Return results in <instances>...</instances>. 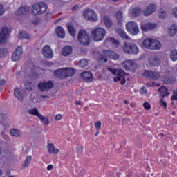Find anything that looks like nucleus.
<instances>
[{
    "mask_svg": "<svg viewBox=\"0 0 177 177\" xmlns=\"http://www.w3.org/2000/svg\"><path fill=\"white\" fill-rule=\"evenodd\" d=\"M135 93H139L140 95L143 97H149L150 96V93H147V90L146 89H138V90H134Z\"/></svg>",
    "mask_w": 177,
    "mask_h": 177,
    "instance_id": "obj_34",
    "label": "nucleus"
},
{
    "mask_svg": "<svg viewBox=\"0 0 177 177\" xmlns=\"http://www.w3.org/2000/svg\"><path fill=\"white\" fill-rule=\"evenodd\" d=\"M156 10H157L156 4L151 3L147 6V8L144 10L143 13L145 16H150V15H153Z\"/></svg>",
    "mask_w": 177,
    "mask_h": 177,
    "instance_id": "obj_17",
    "label": "nucleus"
},
{
    "mask_svg": "<svg viewBox=\"0 0 177 177\" xmlns=\"http://www.w3.org/2000/svg\"><path fill=\"white\" fill-rule=\"evenodd\" d=\"M175 17H177V7L173 10Z\"/></svg>",
    "mask_w": 177,
    "mask_h": 177,
    "instance_id": "obj_60",
    "label": "nucleus"
},
{
    "mask_svg": "<svg viewBox=\"0 0 177 177\" xmlns=\"http://www.w3.org/2000/svg\"><path fill=\"white\" fill-rule=\"evenodd\" d=\"M152 41L153 39H145L142 43L144 48H147V49H151Z\"/></svg>",
    "mask_w": 177,
    "mask_h": 177,
    "instance_id": "obj_35",
    "label": "nucleus"
},
{
    "mask_svg": "<svg viewBox=\"0 0 177 177\" xmlns=\"http://www.w3.org/2000/svg\"><path fill=\"white\" fill-rule=\"evenodd\" d=\"M156 24L153 23H146L141 25V30L142 31H149V30H154L156 27Z\"/></svg>",
    "mask_w": 177,
    "mask_h": 177,
    "instance_id": "obj_21",
    "label": "nucleus"
},
{
    "mask_svg": "<svg viewBox=\"0 0 177 177\" xmlns=\"http://www.w3.org/2000/svg\"><path fill=\"white\" fill-rule=\"evenodd\" d=\"M142 75L147 78H149V80H159V78H161V73L150 70H145Z\"/></svg>",
    "mask_w": 177,
    "mask_h": 177,
    "instance_id": "obj_11",
    "label": "nucleus"
},
{
    "mask_svg": "<svg viewBox=\"0 0 177 177\" xmlns=\"http://www.w3.org/2000/svg\"><path fill=\"white\" fill-rule=\"evenodd\" d=\"M30 99L33 103H39V102H42V98H41L39 94L37 93H32L30 95Z\"/></svg>",
    "mask_w": 177,
    "mask_h": 177,
    "instance_id": "obj_28",
    "label": "nucleus"
},
{
    "mask_svg": "<svg viewBox=\"0 0 177 177\" xmlns=\"http://www.w3.org/2000/svg\"><path fill=\"white\" fill-rule=\"evenodd\" d=\"M126 29L129 34L132 35H138L139 34V27L138 24L133 21H129L126 24Z\"/></svg>",
    "mask_w": 177,
    "mask_h": 177,
    "instance_id": "obj_10",
    "label": "nucleus"
},
{
    "mask_svg": "<svg viewBox=\"0 0 177 177\" xmlns=\"http://www.w3.org/2000/svg\"><path fill=\"white\" fill-rule=\"evenodd\" d=\"M176 81V79L171 75H167L163 77V82L164 84H167V85H169L171 84H174Z\"/></svg>",
    "mask_w": 177,
    "mask_h": 177,
    "instance_id": "obj_22",
    "label": "nucleus"
},
{
    "mask_svg": "<svg viewBox=\"0 0 177 177\" xmlns=\"http://www.w3.org/2000/svg\"><path fill=\"white\" fill-rule=\"evenodd\" d=\"M63 118V115H62V114H57L55 116V121H60V120H62Z\"/></svg>",
    "mask_w": 177,
    "mask_h": 177,
    "instance_id": "obj_54",
    "label": "nucleus"
},
{
    "mask_svg": "<svg viewBox=\"0 0 177 177\" xmlns=\"http://www.w3.org/2000/svg\"><path fill=\"white\" fill-rule=\"evenodd\" d=\"M158 92L160 93V96L162 97V99H164L165 96H169V93L167 89H158Z\"/></svg>",
    "mask_w": 177,
    "mask_h": 177,
    "instance_id": "obj_38",
    "label": "nucleus"
},
{
    "mask_svg": "<svg viewBox=\"0 0 177 177\" xmlns=\"http://www.w3.org/2000/svg\"><path fill=\"white\" fill-rule=\"evenodd\" d=\"M80 78H82L84 82H92L93 75L91 71H85L80 74Z\"/></svg>",
    "mask_w": 177,
    "mask_h": 177,
    "instance_id": "obj_16",
    "label": "nucleus"
},
{
    "mask_svg": "<svg viewBox=\"0 0 177 177\" xmlns=\"http://www.w3.org/2000/svg\"><path fill=\"white\" fill-rule=\"evenodd\" d=\"M8 55V49L6 48H0V59L5 57Z\"/></svg>",
    "mask_w": 177,
    "mask_h": 177,
    "instance_id": "obj_46",
    "label": "nucleus"
},
{
    "mask_svg": "<svg viewBox=\"0 0 177 177\" xmlns=\"http://www.w3.org/2000/svg\"><path fill=\"white\" fill-rule=\"evenodd\" d=\"M116 31H117V33L118 34V35L121 38H123V39H131L129 36H128L127 35V33H125V31H124V30H122V29H117Z\"/></svg>",
    "mask_w": 177,
    "mask_h": 177,
    "instance_id": "obj_31",
    "label": "nucleus"
},
{
    "mask_svg": "<svg viewBox=\"0 0 177 177\" xmlns=\"http://www.w3.org/2000/svg\"><path fill=\"white\" fill-rule=\"evenodd\" d=\"M104 23L106 26V27L110 28L111 27V20H110V18L109 17V16H104Z\"/></svg>",
    "mask_w": 177,
    "mask_h": 177,
    "instance_id": "obj_42",
    "label": "nucleus"
},
{
    "mask_svg": "<svg viewBox=\"0 0 177 177\" xmlns=\"http://www.w3.org/2000/svg\"><path fill=\"white\" fill-rule=\"evenodd\" d=\"M116 19L118 23H122V12L118 11L116 15Z\"/></svg>",
    "mask_w": 177,
    "mask_h": 177,
    "instance_id": "obj_45",
    "label": "nucleus"
},
{
    "mask_svg": "<svg viewBox=\"0 0 177 177\" xmlns=\"http://www.w3.org/2000/svg\"><path fill=\"white\" fill-rule=\"evenodd\" d=\"M41 52L45 59H52L53 57V51L49 46H44Z\"/></svg>",
    "mask_w": 177,
    "mask_h": 177,
    "instance_id": "obj_15",
    "label": "nucleus"
},
{
    "mask_svg": "<svg viewBox=\"0 0 177 177\" xmlns=\"http://www.w3.org/2000/svg\"><path fill=\"white\" fill-rule=\"evenodd\" d=\"M75 94L77 95V96H81V95H82V90L81 89L76 90Z\"/></svg>",
    "mask_w": 177,
    "mask_h": 177,
    "instance_id": "obj_56",
    "label": "nucleus"
},
{
    "mask_svg": "<svg viewBox=\"0 0 177 177\" xmlns=\"http://www.w3.org/2000/svg\"><path fill=\"white\" fill-rule=\"evenodd\" d=\"M26 89H32V85L31 82L25 83Z\"/></svg>",
    "mask_w": 177,
    "mask_h": 177,
    "instance_id": "obj_55",
    "label": "nucleus"
},
{
    "mask_svg": "<svg viewBox=\"0 0 177 177\" xmlns=\"http://www.w3.org/2000/svg\"><path fill=\"white\" fill-rule=\"evenodd\" d=\"M10 34L9 28L3 26L1 29L0 32V45H3L8 39V35Z\"/></svg>",
    "mask_w": 177,
    "mask_h": 177,
    "instance_id": "obj_12",
    "label": "nucleus"
},
{
    "mask_svg": "<svg viewBox=\"0 0 177 177\" xmlns=\"http://www.w3.org/2000/svg\"><path fill=\"white\" fill-rule=\"evenodd\" d=\"M68 28V31L70 33V35L72 37H75L76 34H75V29L74 28V26H71V25H68L67 26Z\"/></svg>",
    "mask_w": 177,
    "mask_h": 177,
    "instance_id": "obj_43",
    "label": "nucleus"
},
{
    "mask_svg": "<svg viewBox=\"0 0 177 177\" xmlns=\"http://www.w3.org/2000/svg\"><path fill=\"white\" fill-rule=\"evenodd\" d=\"M94 125L97 131H100V129H102V122L100 121H97Z\"/></svg>",
    "mask_w": 177,
    "mask_h": 177,
    "instance_id": "obj_49",
    "label": "nucleus"
},
{
    "mask_svg": "<svg viewBox=\"0 0 177 177\" xmlns=\"http://www.w3.org/2000/svg\"><path fill=\"white\" fill-rule=\"evenodd\" d=\"M159 101L160 102V106H162V107H164V109H167V102L164 101V99L160 98Z\"/></svg>",
    "mask_w": 177,
    "mask_h": 177,
    "instance_id": "obj_53",
    "label": "nucleus"
},
{
    "mask_svg": "<svg viewBox=\"0 0 177 177\" xmlns=\"http://www.w3.org/2000/svg\"><path fill=\"white\" fill-rule=\"evenodd\" d=\"M171 100H177V89L173 91V95L171 97Z\"/></svg>",
    "mask_w": 177,
    "mask_h": 177,
    "instance_id": "obj_50",
    "label": "nucleus"
},
{
    "mask_svg": "<svg viewBox=\"0 0 177 177\" xmlns=\"http://www.w3.org/2000/svg\"><path fill=\"white\" fill-rule=\"evenodd\" d=\"M143 107L145 109V110H150V109H151V105L149 102H145L143 104Z\"/></svg>",
    "mask_w": 177,
    "mask_h": 177,
    "instance_id": "obj_52",
    "label": "nucleus"
},
{
    "mask_svg": "<svg viewBox=\"0 0 177 177\" xmlns=\"http://www.w3.org/2000/svg\"><path fill=\"white\" fill-rule=\"evenodd\" d=\"M108 71H110L112 74L115 75V77L113 78V81L115 82H120L121 85H124L126 80L125 77L127 75V73L124 70L122 69H114L113 68H108Z\"/></svg>",
    "mask_w": 177,
    "mask_h": 177,
    "instance_id": "obj_2",
    "label": "nucleus"
},
{
    "mask_svg": "<svg viewBox=\"0 0 177 177\" xmlns=\"http://www.w3.org/2000/svg\"><path fill=\"white\" fill-rule=\"evenodd\" d=\"M19 38L20 39H28L30 38V35L26 32H22L19 33Z\"/></svg>",
    "mask_w": 177,
    "mask_h": 177,
    "instance_id": "obj_44",
    "label": "nucleus"
},
{
    "mask_svg": "<svg viewBox=\"0 0 177 177\" xmlns=\"http://www.w3.org/2000/svg\"><path fill=\"white\" fill-rule=\"evenodd\" d=\"M149 63L151 64V66H158L160 63H161V59L157 56L151 57L149 60Z\"/></svg>",
    "mask_w": 177,
    "mask_h": 177,
    "instance_id": "obj_27",
    "label": "nucleus"
},
{
    "mask_svg": "<svg viewBox=\"0 0 177 177\" xmlns=\"http://www.w3.org/2000/svg\"><path fill=\"white\" fill-rule=\"evenodd\" d=\"M77 41L80 45L88 46L91 44V36L88 35L85 30H80L78 32Z\"/></svg>",
    "mask_w": 177,
    "mask_h": 177,
    "instance_id": "obj_7",
    "label": "nucleus"
},
{
    "mask_svg": "<svg viewBox=\"0 0 177 177\" xmlns=\"http://www.w3.org/2000/svg\"><path fill=\"white\" fill-rule=\"evenodd\" d=\"M52 169H53V165H49L47 167V171H52Z\"/></svg>",
    "mask_w": 177,
    "mask_h": 177,
    "instance_id": "obj_58",
    "label": "nucleus"
},
{
    "mask_svg": "<svg viewBox=\"0 0 177 177\" xmlns=\"http://www.w3.org/2000/svg\"><path fill=\"white\" fill-rule=\"evenodd\" d=\"M73 53V48L71 46H65L62 50V56H68Z\"/></svg>",
    "mask_w": 177,
    "mask_h": 177,
    "instance_id": "obj_30",
    "label": "nucleus"
},
{
    "mask_svg": "<svg viewBox=\"0 0 177 177\" xmlns=\"http://www.w3.org/2000/svg\"><path fill=\"white\" fill-rule=\"evenodd\" d=\"M160 19H165L167 17V12L161 10L158 14Z\"/></svg>",
    "mask_w": 177,
    "mask_h": 177,
    "instance_id": "obj_48",
    "label": "nucleus"
},
{
    "mask_svg": "<svg viewBox=\"0 0 177 177\" xmlns=\"http://www.w3.org/2000/svg\"><path fill=\"white\" fill-rule=\"evenodd\" d=\"M88 64H89V61H88V59H81L79 62V66L82 68H84V67H86V66H88Z\"/></svg>",
    "mask_w": 177,
    "mask_h": 177,
    "instance_id": "obj_41",
    "label": "nucleus"
},
{
    "mask_svg": "<svg viewBox=\"0 0 177 177\" xmlns=\"http://www.w3.org/2000/svg\"><path fill=\"white\" fill-rule=\"evenodd\" d=\"M23 55V48L21 46H18L12 55V62H19V59H21Z\"/></svg>",
    "mask_w": 177,
    "mask_h": 177,
    "instance_id": "obj_14",
    "label": "nucleus"
},
{
    "mask_svg": "<svg viewBox=\"0 0 177 177\" xmlns=\"http://www.w3.org/2000/svg\"><path fill=\"white\" fill-rule=\"evenodd\" d=\"M93 57L100 63H107V57H110L113 60H118L120 55L115 52L104 50L102 54L100 53L99 51H95L93 53Z\"/></svg>",
    "mask_w": 177,
    "mask_h": 177,
    "instance_id": "obj_1",
    "label": "nucleus"
},
{
    "mask_svg": "<svg viewBox=\"0 0 177 177\" xmlns=\"http://www.w3.org/2000/svg\"><path fill=\"white\" fill-rule=\"evenodd\" d=\"M32 158V156H28L26 157V159L25 160V161L22 164V168L23 169L26 168V167H28V165H30V163L31 162Z\"/></svg>",
    "mask_w": 177,
    "mask_h": 177,
    "instance_id": "obj_37",
    "label": "nucleus"
},
{
    "mask_svg": "<svg viewBox=\"0 0 177 177\" xmlns=\"http://www.w3.org/2000/svg\"><path fill=\"white\" fill-rule=\"evenodd\" d=\"M106 30L102 27H99L91 31V35L93 37V39L95 42H99V41H103L104 39V37H106Z\"/></svg>",
    "mask_w": 177,
    "mask_h": 177,
    "instance_id": "obj_6",
    "label": "nucleus"
},
{
    "mask_svg": "<svg viewBox=\"0 0 177 177\" xmlns=\"http://www.w3.org/2000/svg\"><path fill=\"white\" fill-rule=\"evenodd\" d=\"M39 120H40L41 122L44 124L46 127H48L49 125V118L48 117H44V115H41L39 117Z\"/></svg>",
    "mask_w": 177,
    "mask_h": 177,
    "instance_id": "obj_36",
    "label": "nucleus"
},
{
    "mask_svg": "<svg viewBox=\"0 0 177 177\" xmlns=\"http://www.w3.org/2000/svg\"><path fill=\"white\" fill-rule=\"evenodd\" d=\"M164 137V134L160 133L158 135V138H163Z\"/></svg>",
    "mask_w": 177,
    "mask_h": 177,
    "instance_id": "obj_63",
    "label": "nucleus"
},
{
    "mask_svg": "<svg viewBox=\"0 0 177 177\" xmlns=\"http://www.w3.org/2000/svg\"><path fill=\"white\" fill-rule=\"evenodd\" d=\"M10 134L11 135V136H15V138H21V131L19 129H10Z\"/></svg>",
    "mask_w": 177,
    "mask_h": 177,
    "instance_id": "obj_29",
    "label": "nucleus"
},
{
    "mask_svg": "<svg viewBox=\"0 0 177 177\" xmlns=\"http://www.w3.org/2000/svg\"><path fill=\"white\" fill-rule=\"evenodd\" d=\"M75 150L77 154H82V153H84V146L82 145V144L76 145Z\"/></svg>",
    "mask_w": 177,
    "mask_h": 177,
    "instance_id": "obj_40",
    "label": "nucleus"
},
{
    "mask_svg": "<svg viewBox=\"0 0 177 177\" xmlns=\"http://www.w3.org/2000/svg\"><path fill=\"white\" fill-rule=\"evenodd\" d=\"M106 41H108V42H110L111 44H113V45H118L120 44V42H118V40H116L115 39H114V37H109L106 39Z\"/></svg>",
    "mask_w": 177,
    "mask_h": 177,
    "instance_id": "obj_47",
    "label": "nucleus"
},
{
    "mask_svg": "<svg viewBox=\"0 0 177 177\" xmlns=\"http://www.w3.org/2000/svg\"><path fill=\"white\" fill-rule=\"evenodd\" d=\"M97 135H99V130H97L96 133H95V136H97Z\"/></svg>",
    "mask_w": 177,
    "mask_h": 177,
    "instance_id": "obj_64",
    "label": "nucleus"
},
{
    "mask_svg": "<svg viewBox=\"0 0 177 177\" xmlns=\"http://www.w3.org/2000/svg\"><path fill=\"white\" fill-rule=\"evenodd\" d=\"M54 74L57 78L63 80L68 77H73V75L75 74V70L71 68H63L62 69L55 71Z\"/></svg>",
    "mask_w": 177,
    "mask_h": 177,
    "instance_id": "obj_3",
    "label": "nucleus"
},
{
    "mask_svg": "<svg viewBox=\"0 0 177 177\" xmlns=\"http://www.w3.org/2000/svg\"><path fill=\"white\" fill-rule=\"evenodd\" d=\"M75 104L77 106H82V102L81 101H76Z\"/></svg>",
    "mask_w": 177,
    "mask_h": 177,
    "instance_id": "obj_61",
    "label": "nucleus"
},
{
    "mask_svg": "<svg viewBox=\"0 0 177 177\" xmlns=\"http://www.w3.org/2000/svg\"><path fill=\"white\" fill-rule=\"evenodd\" d=\"M56 93H57V90L56 89H40L39 91V95L42 102H47L53 96H56Z\"/></svg>",
    "mask_w": 177,
    "mask_h": 177,
    "instance_id": "obj_5",
    "label": "nucleus"
},
{
    "mask_svg": "<svg viewBox=\"0 0 177 177\" xmlns=\"http://www.w3.org/2000/svg\"><path fill=\"white\" fill-rule=\"evenodd\" d=\"M122 50L127 55H138L139 53V48L136 44L127 41L123 44Z\"/></svg>",
    "mask_w": 177,
    "mask_h": 177,
    "instance_id": "obj_4",
    "label": "nucleus"
},
{
    "mask_svg": "<svg viewBox=\"0 0 177 177\" xmlns=\"http://www.w3.org/2000/svg\"><path fill=\"white\" fill-rule=\"evenodd\" d=\"M76 9H78V4H75L73 7L71 8V10L74 12V10H76Z\"/></svg>",
    "mask_w": 177,
    "mask_h": 177,
    "instance_id": "obj_59",
    "label": "nucleus"
},
{
    "mask_svg": "<svg viewBox=\"0 0 177 177\" xmlns=\"http://www.w3.org/2000/svg\"><path fill=\"white\" fill-rule=\"evenodd\" d=\"M5 6H3V5L0 4V16H3V15H5Z\"/></svg>",
    "mask_w": 177,
    "mask_h": 177,
    "instance_id": "obj_51",
    "label": "nucleus"
},
{
    "mask_svg": "<svg viewBox=\"0 0 177 177\" xmlns=\"http://www.w3.org/2000/svg\"><path fill=\"white\" fill-rule=\"evenodd\" d=\"M83 17L88 21H97V15L93 10H85L83 12Z\"/></svg>",
    "mask_w": 177,
    "mask_h": 177,
    "instance_id": "obj_9",
    "label": "nucleus"
},
{
    "mask_svg": "<svg viewBox=\"0 0 177 177\" xmlns=\"http://www.w3.org/2000/svg\"><path fill=\"white\" fill-rule=\"evenodd\" d=\"M53 86V83L50 81L48 82H40L38 84L39 89H52Z\"/></svg>",
    "mask_w": 177,
    "mask_h": 177,
    "instance_id": "obj_20",
    "label": "nucleus"
},
{
    "mask_svg": "<svg viewBox=\"0 0 177 177\" xmlns=\"http://www.w3.org/2000/svg\"><path fill=\"white\" fill-rule=\"evenodd\" d=\"M56 32H57V36L59 38H64V37L66 35V33L64 32V29H63V28H62L60 26L57 28Z\"/></svg>",
    "mask_w": 177,
    "mask_h": 177,
    "instance_id": "obj_33",
    "label": "nucleus"
},
{
    "mask_svg": "<svg viewBox=\"0 0 177 177\" xmlns=\"http://www.w3.org/2000/svg\"><path fill=\"white\" fill-rule=\"evenodd\" d=\"M170 59L173 62H176L177 60V50L174 49L170 52Z\"/></svg>",
    "mask_w": 177,
    "mask_h": 177,
    "instance_id": "obj_39",
    "label": "nucleus"
},
{
    "mask_svg": "<svg viewBox=\"0 0 177 177\" xmlns=\"http://www.w3.org/2000/svg\"><path fill=\"white\" fill-rule=\"evenodd\" d=\"M151 50H159V49H161V43L160 41L153 39L151 43Z\"/></svg>",
    "mask_w": 177,
    "mask_h": 177,
    "instance_id": "obj_24",
    "label": "nucleus"
},
{
    "mask_svg": "<svg viewBox=\"0 0 177 177\" xmlns=\"http://www.w3.org/2000/svg\"><path fill=\"white\" fill-rule=\"evenodd\" d=\"M122 66L125 70H131L132 68L133 70H135L136 68V64L132 60H127L122 62Z\"/></svg>",
    "mask_w": 177,
    "mask_h": 177,
    "instance_id": "obj_18",
    "label": "nucleus"
},
{
    "mask_svg": "<svg viewBox=\"0 0 177 177\" xmlns=\"http://www.w3.org/2000/svg\"><path fill=\"white\" fill-rule=\"evenodd\" d=\"M25 152L26 153V154H28V147H25L24 148Z\"/></svg>",
    "mask_w": 177,
    "mask_h": 177,
    "instance_id": "obj_62",
    "label": "nucleus"
},
{
    "mask_svg": "<svg viewBox=\"0 0 177 177\" xmlns=\"http://www.w3.org/2000/svg\"><path fill=\"white\" fill-rule=\"evenodd\" d=\"M32 9L34 15H43L48 10V6L44 2H37L32 6Z\"/></svg>",
    "mask_w": 177,
    "mask_h": 177,
    "instance_id": "obj_8",
    "label": "nucleus"
},
{
    "mask_svg": "<svg viewBox=\"0 0 177 177\" xmlns=\"http://www.w3.org/2000/svg\"><path fill=\"white\" fill-rule=\"evenodd\" d=\"M131 16H133V17H138L140 16V14L142 13V8L139 7H135L130 11Z\"/></svg>",
    "mask_w": 177,
    "mask_h": 177,
    "instance_id": "obj_25",
    "label": "nucleus"
},
{
    "mask_svg": "<svg viewBox=\"0 0 177 177\" xmlns=\"http://www.w3.org/2000/svg\"><path fill=\"white\" fill-rule=\"evenodd\" d=\"M28 12H30V6H22L17 10V14L20 16H23L24 15H27Z\"/></svg>",
    "mask_w": 177,
    "mask_h": 177,
    "instance_id": "obj_23",
    "label": "nucleus"
},
{
    "mask_svg": "<svg viewBox=\"0 0 177 177\" xmlns=\"http://www.w3.org/2000/svg\"><path fill=\"white\" fill-rule=\"evenodd\" d=\"M47 152L48 154H59V153H60V150L56 148L53 143H48L47 145Z\"/></svg>",
    "mask_w": 177,
    "mask_h": 177,
    "instance_id": "obj_19",
    "label": "nucleus"
},
{
    "mask_svg": "<svg viewBox=\"0 0 177 177\" xmlns=\"http://www.w3.org/2000/svg\"><path fill=\"white\" fill-rule=\"evenodd\" d=\"M28 113L30 115H35V117H37L38 118L41 115V113H39V111H38V109H37L36 107H35L32 109L28 110Z\"/></svg>",
    "mask_w": 177,
    "mask_h": 177,
    "instance_id": "obj_32",
    "label": "nucleus"
},
{
    "mask_svg": "<svg viewBox=\"0 0 177 177\" xmlns=\"http://www.w3.org/2000/svg\"><path fill=\"white\" fill-rule=\"evenodd\" d=\"M30 90L26 89H15L14 90V95L16 99H18L19 102H23V99H24L25 96H27V91Z\"/></svg>",
    "mask_w": 177,
    "mask_h": 177,
    "instance_id": "obj_13",
    "label": "nucleus"
},
{
    "mask_svg": "<svg viewBox=\"0 0 177 177\" xmlns=\"http://www.w3.org/2000/svg\"><path fill=\"white\" fill-rule=\"evenodd\" d=\"M5 84H6V81H5V80H0V88H2V86H5Z\"/></svg>",
    "mask_w": 177,
    "mask_h": 177,
    "instance_id": "obj_57",
    "label": "nucleus"
},
{
    "mask_svg": "<svg viewBox=\"0 0 177 177\" xmlns=\"http://www.w3.org/2000/svg\"><path fill=\"white\" fill-rule=\"evenodd\" d=\"M167 32L170 37H175L177 33V26L175 24H173L169 28Z\"/></svg>",
    "mask_w": 177,
    "mask_h": 177,
    "instance_id": "obj_26",
    "label": "nucleus"
}]
</instances>
